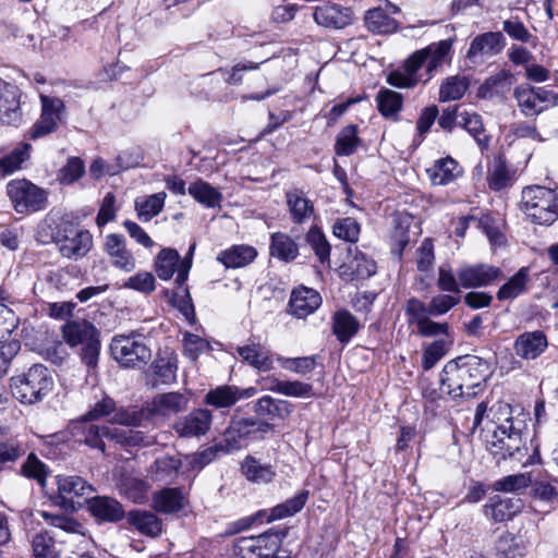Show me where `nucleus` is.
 I'll return each instance as SVG.
<instances>
[{
    "label": "nucleus",
    "instance_id": "f257e3e1",
    "mask_svg": "<svg viewBox=\"0 0 558 558\" xmlns=\"http://www.w3.org/2000/svg\"><path fill=\"white\" fill-rule=\"evenodd\" d=\"M490 413L492 418L487 415L483 433L486 448L494 457L498 460L513 459L523 465L541 462L537 447L534 448L533 454L524 460L527 448L521 430L514 426L510 404L498 402L490 409Z\"/></svg>",
    "mask_w": 558,
    "mask_h": 558
},
{
    "label": "nucleus",
    "instance_id": "f03ea898",
    "mask_svg": "<svg viewBox=\"0 0 558 558\" xmlns=\"http://www.w3.org/2000/svg\"><path fill=\"white\" fill-rule=\"evenodd\" d=\"M488 363L475 355L449 361L440 374V390L452 400L475 397L489 377Z\"/></svg>",
    "mask_w": 558,
    "mask_h": 558
},
{
    "label": "nucleus",
    "instance_id": "7ed1b4c3",
    "mask_svg": "<svg viewBox=\"0 0 558 558\" xmlns=\"http://www.w3.org/2000/svg\"><path fill=\"white\" fill-rule=\"evenodd\" d=\"M453 39H444L413 52L404 62L403 71H392L387 83L399 88H412L418 82H427L444 64L450 63Z\"/></svg>",
    "mask_w": 558,
    "mask_h": 558
},
{
    "label": "nucleus",
    "instance_id": "20e7f679",
    "mask_svg": "<svg viewBox=\"0 0 558 558\" xmlns=\"http://www.w3.org/2000/svg\"><path fill=\"white\" fill-rule=\"evenodd\" d=\"M13 396L23 404L43 401L53 388V378L43 364H34L25 373L10 379Z\"/></svg>",
    "mask_w": 558,
    "mask_h": 558
},
{
    "label": "nucleus",
    "instance_id": "39448f33",
    "mask_svg": "<svg viewBox=\"0 0 558 558\" xmlns=\"http://www.w3.org/2000/svg\"><path fill=\"white\" fill-rule=\"evenodd\" d=\"M62 337L70 347L82 345L81 360L87 367L88 375L96 371L100 352L99 332L87 320H70L62 327Z\"/></svg>",
    "mask_w": 558,
    "mask_h": 558
},
{
    "label": "nucleus",
    "instance_id": "423d86ee",
    "mask_svg": "<svg viewBox=\"0 0 558 558\" xmlns=\"http://www.w3.org/2000/svg\"><path fill=\"white\" fill-rule=\"evenodd\" d=\"M90 421L82 417L81 421L75 422L72 426V434L78 441L84 442L86 446L105 451L104 437L114 440L121 445L140 446L146 445L143 437L137 432L124 430L118 428H110L107 426L99 427L90 424Z\"/></svg>",
    "mask_w": 558,
    "mask_h": 558
},
{
    "label": "nucleus",
    "instance_id": "0eeeda50",
    "mask_svg": "<svg viewBox=\"0 0 558 558\" xmlns=\"http://www.w3.org/2000/svg\"><path fill=\"white\" fill-rule=\"evenodd\" d=\"M521 209L538 225H551L558 219V196L545 186H527L522 191Z\"/></svg>",
    "mask_w": 558,
    "mask_h": 558
},
{
    "label": "nucleus",
    "instance_id": "6e6552de",
    "mask_svg": "<svg viewBox=\"0 0 558 558\" xmlns=\"http://www.w3.org/2000/svg\"><path fill=\"white\" fill-rule=\"evenodd\" d=\"M271 429L267 422L254 418H232L222 435L223 452L230 453L246 447L251 440L262 438Z\"/></svg>",
    "mask_w": 558,
    "mask_h": 558
},
{
    "label": "nucleus",
    "instance_id": "1a4fd4ad",
    "mask_svg": "<svg viewBox=\"0 0 558 558\" xmlns=\"http://www.w3.org/2000/svg\"><path fill=\"white\" fill-rule=\"evenodd\" d=\"M113 359L123 367H140L151 357V350L140 335H118L110 343Z\"/></svg>",
    "mask_w": 558,
    "mask_h": 558
},
{
    "label": "nucleus",
    "instance_id": "9d476101",
    "mask_svg": "<svg viewBox=\"0 0 558 558\" xmlns=\"http://www.w3.org/2000/svg\"><path fill=\"white\" fill-rule=\"evenodd\" d=\"M7 193L14 210L19 214L39 211L47 204V192L26 179L10 181Z\"/></svg>",
    "mask_w": 558,
    "mask_h": 558
},
{
    "label": "nucleus",
    "instance_id": "9b49d317",
    "mask_svg": "<svg viewBox=\"0 0 558 558\" xmlns=\"http://www.w3.org/2000/svg\"><path fill=\"white\" fill-rule=\"evenodd\" d=\"M513 96L520 111L525 117H535L558 105V94L544 87L521 84L514 88Z\"/></svg>",
    "mask_w": 558,
    "mask_h": 558
},
{
    "label": "nucleus",
    "instance_id": "f8f14e48",
    "mask_svg": "<svg viewBox=\"0 0 558 558\" xmlns=\"http://www.w3.org/2000/svg\"><path fill=\"white\" fill-rule=\"evenodd\" d=\"M41 113L29 130V137L38 140L57 131L64 114V104L58 97L40 95Z\"/></svg>",
    "mask_w": 558,
    "mask_h": 558
},
{
    "label": "nucleus",
    "instance_id": "ddd939ff",
    "mask_svg": "<svg viewBox=\"0 0 558 558\" xmlns=\"http://www.w3.org/2000/svg\"><path fill=\"white\" fill-rule=\"evenodd\" d=\"M56 242L63 257L78 259L92 250L93 235L87 230L75 229L69 225L63 231L57 232Z\"/></svg>",
    "mask_w": 558,
    "mask_h": 558
},
{
    "label": "nucleus",
    "instance_id": "4468645a",
    "mask_svg": "<svg viewBox=\"0 0 558 558\" xmlns=\"http://www.w3.org/2000/svg\"><path fill=\"white\" fill-rule=\"evenodd\" d=\"M190 269L191 259H181L173 248H162L156 257L155 270L161 280H169L177 272L175 281L181 286L186 281Z\"/></svg>",
    "mask_w": 558,
    "mask_h": 558
},
{
    "label": "nucleus",
    "instance_id": "2eb2a0df",
    "mask_svg": "<svg viewBox=\"0 0 558 558\" xmlns=\"http://www.w3.org/2000/svg\"><path fill=\"white\" fill-rule=\"evenodd\" d=\"M213 413L208 409H194L173 423V429L181 438H201L211 427Z\"/></svg>",
    "mask_w": 558,
    "mask_h": 558
},
{
    "label": "nucleus",
    "instance_id": "dca6fc26",
    "mask_svg": "<svg viewBox=\"0 0 558 558\" xmlns=\"http://www.w3.org/2000/svg\"><path fill=\"white\" fill-rule=\"evenodd\" d=\"M22 90L0 77V123L14 125L22 121Z\"/></svg>",
    "mask_w": 558,
    "mask_h": 558
},
{
    "label": "nucleus",
    "instance_id": "f3484780",
    "mask_svg": "<svg viewBox=\"0 0 558 558\" xmlns=\"http://www.w3.org/2000/svg\"><path fill=\"white\" fill-rule=\"evenodd\" d=\"M104 251L110 264L125 272H131L136 267V260L132 251L128 247L122 234L110 233L105 236Z\"/></svg>",
    "mask_w": 558,
    "mask_h": 558
},
{
    "label": "nucleus",
    "instance_id": "a211bd4d",
    "mask_svg": "<svg viewBox=\"0 0 558 558\" xmlns=\"http://www.w3.org/2000/svg\"><path fill=\"white\" fill-rule=\"evenodd\" d=\"M501 275L500 268L487 264L464 266L457 271L460 284L464 289L486 287Z\"/></svg>",
    "mask_w": 558,
    "mask_h": 558
},
{
    "label": "nucleus",
    "instance_id": "6ab92c4d",
    "mask_svg": "<svg viewBox=\"0 0 558 558\" xmlns=\"http://www.w3.org/2000/svg\"><path fill=\"white\" fill-rule=\"evenodd\" d=\"M255 389H240L236 386L222 385L210 389L205 398L204 403L216 409L231 408L238 401L254 396Z\"/></svg>",
    "mask_w": 558,
    "mask_h": 558
},
{
    "label": "nucleus",
    "instance_id": "aec40b11",
    "mask_svg": "<svg viewBox=\"0 0 558 558\" xmlns=\"http://www.w3.org/2000/svg\"><path fill=\"white\" fill-rule=\"evenodd\" d=\"M504 36L499 32H488L477 35L471 43L466 57L473 62L498 54L504 45Z\"/></svg>",
    "mask_w": 558,
    "mask_h": 558
},
{
    "label": "nucleus",
    "instance_id": "412c9836",
    "mask_svg": "<svg viewBox=\"0 0 558 558\" xmlns=\"http://www.w3.org/2000/svg\"><path fill=\"white\" fill-rule=\"evenodd\" d=\"M314 21L326 28L341 29L353 21V13L349 8L337 4L317 7L313 14Z\"/></svg>",
    "mask_w": 558,
    "mask_h": 558
},
{
    "label": "nucleus",
    "instance_id": "4be33fe9",
    "mask_svg": "<svg viewBox=\"0 0 558 558\" xmlns=\"http://www.w3.org/2000/svg\"><path fill=\"white\" fill-rule=\"evenodd\" d=\"M400 9L391 3L386 4V9H369L364 16L366 28L372 33L389 34L398 29V23L390 14H396Z\"/></svg>",
    "mask_w": 558,
    "mask_h": 558
},
{
    "label": "nucleus",
    "instance_id": "5701e85b",
    "mask_svg": "<svg viewBox=\"0 0 558 558\" xmlns=\"http://www.w3.org/2000/svg\"><path fill=\"white\" fill-rule=\"evenodd\" d=\"M320 304V294L316 290L306 287L294 289L289 302L291 314L298 318L311 315Z\"/></svg>",
    "mask_w": 558,
    "mask_h": 558
},
{
    "label": "nucleus",
    "instance_id": "b1692460",
    "mask_svg": "<svg viewBox=\"0 0 558 558\" xmlns=\"http://www.w3.org/2000/svg\"><path fill=\"white\" fill-rule=\"evenodd\" d=\"M547 347V338L541 330L523 332L514 341L515 354L524 360L537 359Z\"/></svg>",
    "mask_w": 558,
    "mask_h": 558
},
{
    "label": "nucleus",
    "instance_id": "393cba45",
    "mask_svg": "<svg viewBox=\"0 0 558 558\" xmlns=\"http://www.w3.org/2000/svg\"><path fill=\"white\" fill-rule=\"evenodd\" d=\"M57 486L63 502H74L75 498L88 497L94 492L90 484L76 475H58Z\"/></svg>",
    "mask_w": 558,
    "mask_h": 558
},
{
    "label": "nucleus",
    "instance_id": "a878e982",
    "mask_svg": "<svg viewBox=\"0 0 558 558\" xmlns=\"http://www.w3.org/2000/svg\"><path fill=\"white\" fill-rule=\"evenodd\" d=\"M189 405V398L181 392L172 391L154 397L150 412L161 416H171L184 411Z\"/></svg>",
    "mask_w": 558,
    "mask_h": 558
},
{
    "label": "nucleus",
    "instance_id": "bb28decb",
    "mask_svg": "<svg viewBox=\"0 0 558 558\" xmlns=\"http://www.w3.org/2000/svg\"><path fill=\"white\" fill-rule=\"evenodd\" d=\"M257 250L247 244L232 245L219 253L217 259L227 268H242L255 260Z\"/></svg>",
    "mask_w": 558,
    "mask_h": 558
},
{
    "label": "nucleus",
    "instance_id": "cd10ccee",
    "mask_svg": "<svg viewBox=\"0 0 558 558\" xmlns=\"http://www.w3.org/2000/svg\"><path fill=\"white\" fill-rule=\"evenodd\" d=\"M88 508L92 514L101 521L117 522L124 515L122 505L118 500L106 496L89 499Z\"/></svg>",
    "mask_w": 558,
    "mask_h": 558
},
{
    "label": "nucleus",
    "instance_id": "c85d7f7f",
    "mask_svg": "<svg viewBox=\"0 0 558 558\" xmlns=\"http://www.w3.org/2000/svg\"><path fill=\"white\" fill-rule=\"evenodd\" d=\"M128 523L138 533L157 537L162 532L161 520L153 512L146 510H132L126 515Z\"/></svg>",
    "mask_w": 558,
    "mask_h": 558
},
{
    "label": "nucleus",
    "instance_id": "c756f323",
    "mask_svg": "<svg viewBox=\"0 0 558 558\" xmlns=\"http://www.w3.org/2000/svg\"><path fill=\"white\" fill-rule=\"evenodd\" d=\"M511 85V74L499 71L484 81L478 87L477 95L484 99L504 98L510 92Z\"/></svg>",
    "mask_w": 558,
    "mask_h": 558
},
{
    "label": "nucleus",
    "instance_id": "7c9ffc66",
    "mask_svg": "<svg viewBox=\"0 0 558 558\" xmlns=\"http://www.w3.org/2000/svg\"><path fill=\"white\" fill-rule=\"evenodd\" d=\"M236 352L244 362L260 372H268L272 368L274 362L270 352L260 343L238 347Z\"/></svg>",
    "mask_w": 558,
    "mask_h": 558
},
{
    "label": "nucleus",
    "instance_id": "2f4dec72",
    "mask_svg": "<svg viewBox=\"0 0 558 558\" xmlns=\"http://www.w3.org/2000/svg\"><path fill=\"white\" fill-rule=\"evenodd\" d=\"M269 254L281 262L290 263L299 256V245L289 234L274 232L270 235Z\"/></svg>",
    "mask_w": 558,
    "mask_h": 558
},
{
    "label": "nucleus",
    "instance_id": "473e14b6",
    "mask_svg": "<svg viewBox=\"0 0 558 558\" xmlns=\"http://www.w3.org/2000/svg\"><path fill=\"white\" fill-rule=\"evenodd\" d=\"M463 170L451 157L441 158L435 161L428 169V174L434 185H446L462 175Z\"/></svg>",
    "mask_w": 558,
    "mask_h": 558
},
{
    "label": "nucleus",
    "instance_id": "72a5a7b5",
    "mask_svg": "<svg viewBox=\"0 0 558 558\" xmlns=\"http://www.w3.org/2000/svg\"><path fill=\"white\" fill-rule=\"evenodd\" d=\"M287 205L292 220L295 223H303L314 214L313 203L306 197L303 191L292 190L286 194Z\"/></svg>",
    "mask_w": 558,
    "mask_h": 558
},
{
    "label": "nucleus",
    "instance_id": "f704fd0d",
    "mask_svg": "<svg viewBox=\"0 0 558 558\" xmlns=\"http://www.w3.org/2000/svg\"><path fill=\"white\" fill-rule=\"evenodd\" d=\"M153 508L161 513H175L184 508L185 498L178 488H163L153 496Z\"/></svg>",
    "mask_w": 558,
    "mask_h": 558
},
{
    "label": "nucleus",
    "instance_id": "c9c22d12",
    "mask_svg": "<svg viewBox=\"0 0 558 558\" xmlns=\"http://www.w3.org/2000/svg\"><path fill=\"white\" fill-rule=\"evenodd\" d=\"M530 281L529 268H520L507 282H505L497 292L499 301H512L527 291Z\"/></svg>",
    "mask_w": 558,
    "mask_h": 558
},
{
    "label": "nucleus",
    "instance_id": "e433bc0d",
    "mask_svg": "<svg viewBox=\"0 0 558 558\" xmlns=\"http://www.w3.org/2000/svg\"><path fill=\"white\" fill-rule=\"evenodd\" d=\"M458 125L473 136L481 149L488 147L489 136L485 133L482 117L478 113L470 111L461 112Z\"/></svg>",
    "mask_w": 558,
    "mask_h": 558
},
{
    "label": "nucleus",
    "instance_id": "4c0bfd02",
    "mask_svg": "<svg viewBox=\"0 0 558 558\" xmlns=\"http://www.w3.org/2000/svg\"><path fill=\"white\" fill-rule=\"evenodd\" d=\"M166 197L167 194L165 192H159L146 197L136 198L134 208L138 219L147 222L156 217L162 210Z\"/></svg>",
    "mask_w": 558,
    "mask_h": 558
},
{
    "label": "nucleus",
    "instance_id": "58836bf2",
    "mask_svg": "<svg viewBox=\"0 0 558 558\" xmlns=\"http://www.w3.org/2000/svg\"><path fill=\"white\" fill-rule=\"evenodd\" d=\"M32 145L28 143H21L13 148L8 155L0 158V170L2 175L12 174L20 170L22 165L29 158Z\"/></svg>",
    "mask_w": 558,
    "mask_h": 558
},
{
    "label": "nucleus",
    "instance_id": "ea45409f",
    "mask_svg": "<svg viewBox=\"0 0 558 558\" xmlns=\"http://www.w3.org/2000/svg\"><path fill=\"white\" fill-rule=\"evenodd\" d=\"M359 322L348 311H339L333 315L332 330L340 342H348L359 330Z\"/></svg>",
    "mask_w": 558,
    "mask_h": 558
},
{
    "label": "nucleus",
    "instance_id": "a19ab883",
    "mask_svg": "<svg viewBox=\"0 0 558 558\" xmlns=\"http://www.w3.org/2000/svg\"><path fill=\"white\" fill-rule=\"evenodd\" d=\"M255 412L269 418L288 416L291 413V403L286 400H276L270 396H264L255 403Z\"/></svg>",
    "mask_w": 558,
    "mask_h": 558
},
{
    "label": "nucleus",
    "instance_id": "79ce46f5",
    "mask_svg": "<svg viewBox=\"0 0 558 558\" xmlns=\"http://www.w3.org/2000/svg\"><path fill=\"white\" fill-rule=\"evenodd\" d=\"M469 89V78L460 75L447 77L439 88V101H452L461 99Z\"/></svg>",
    "mask_w": 558,
    "mask_h": 558
},
{
    "label": "nucleus",
    "instance_id": "37998d69",
    "mask_svg": "<svg viewBox=\"0 0 558 558\" xmlns=\"http://www.w3.org/2000/svg\"><path fill=\"white\" fill-rule=\"evenodd\" d=\"M242 471L248 481L256 484L270 483L276 474L271 465L262 464L251 457L244 460Z\"/></svg>",
    "mask_w": 558,
    "mask_h": 558
},
{
    "label": "nucleus",
    "instance_id": "c03bdc74",
    "mask_svg": "<svg viewBox=\"0 0 558 558\" xmlns=\"http://www.w3.org/2000/svg\"><path fill=\"white\" fill-rule=\"evenodd\" d=\"M308 498V492L302 490L287 501L277 505L271 509L269 521L280 520L300 512Z\"/></svg>",
    "mask_w": 558,
    "mask_h": 558
},
{
    "label": "nucleus",
    "instance_id": "a18cd8bd",
    "mask_svg": "<svg viewBox=\"0 0 558 558\" xmlns=\"http://www.w3.org/2000/svg\"><path fill=\"white\" fill-rule=\"evenodd\" d=\"M281 537L278 533H264L257 535L256 558H289L281 555Z\"/></svg>",
    "mask_w": 558,
    "mask_h": 558
},
{
    "label": "nucleus",
    "instance_id": "49530a36",
    "mask_svg": "<svg viewBox=\"0 0 558 558\" xmlns=\"http://www.w3.org/2000/svg\"><path fill=\"white\" fill-rule=\"evenodd\" d=\"M43 519L50 525L58 527L66 533L75 535L87 542L84 526L72 518H68L61 514H53L46 511L41 512Z\"/></svg>",
    "mask_w": 558,
    "mask_h": 558
},
{
    "label": "nucleus",
    "instance_id": "de8ad7c7",
    "mask_svg": "<svg viewBox=\"0 0 558 558\" xmlns=\"http://www.w3.org/2000/svg\"><path fill=\"white\" fill-rule=\"evenodd\" d=\"M379 112L386 118L395 119L402 109L403 98L401 94L384 89L376 97Z\"/></svg>",
    "mask_w": 558,
    "mask_h": 558
},
{
    "label": "nucleus",
    "instance_id": "09e8293b",
    "mask_svg": "<svg viewBox=\"0 0 558 558\" xmlns=\"http://www.w3.org/2000/svg\"><path fill=\"white\" fill-rule=\"evenodd\" d=\"M189 193L195 201L207 207L218 206L222 198L221 194L215 187L204 181H197L191 184L189 186Z\"/></svg>",
    "mask_w": 558,
    "mask_h": 558
},
{
    "label": "nucleus",
    "instance_id": "8fccbe9b",
    "mask_svg": "<svg viewBox=\"0 0 558 558\" xmlns=\"http://www.w3.org/2000/svg\"><path fill=\"white\" fill-rule=\"evenodd\" d=\"M182 465L179 457L165 456L157 459L150 468V472L156 481H166L178 475Z\"/></svg>",
    "mask_w": 558,
    "mask_h": 558
},
{
    "label": "nucleus",
    "instance_id": "3c124183",
    "mask_svg": "<svg viewBox=\"0 0 558 558\" xmlns=\"http://www.w3.org/2000/svg\"><path fill=\"white\" fill-rule=\"evenodd\" d=\"M487 183L494 191H500L511 185V175L502 158L496 159L488 168Z\"/></svg>",
    "mask_w": 558,
    "mask_h": 558
},
{
    "label": "nucleus",
    "instance_id": "603ef678",
    "mask_svg": "<svg viewBox=\"0 0 558 558\" xmlns=\"http://www.w3.org/2000/svg\"><path fill=\"white\" fill-rule=\"evenodd\" d=\"M361 140L357 136V129L355 125H348L343 128L336 140L335 151L338 156H349L353 154Z\"/></svg>",
    "mask_w": 558,
    "mask_h": 558
},
{
    "label": "nucleus",
    "instance_id": "864d4df0",
    "mask_svg": "<svg viewBox=\"0 0 558 558\" xmlns=\"http://www.w3.org/2000/svg\"><path fill=\"white\" fill-rule=\"evenodd\" d=\"M177 360L171 356H159L153 363V372L157 383L172 384L177 378Z\"/></svg>",
    "mask_w": 558,
    "mask_h": 558
},
{
    "label": "nucleus",
    "instance_id": "5fc2aeb1",
    "mask_svg": "<svg viewBox=\"0 0 558 558\" xmlns=\"http://www.w3.org/2000/svg\"><path fill=\"white\" fill-rule=\"evenodd\" d=\"M521 508L522 502L519 498L499 499L490 506L492 517L497 522L510 520Z\"/></svg>",
    "mask_w": 558,
    "mask_h": 558
},
{
    "label": "nucleus",
    "instance_id": "6e6d98bb",
    "mask_svg": "<svg viewBox=\"0 0 558 558\" xmlns=\"http://www.w3.org/2000/svg\"><path fill=\"white\" fill-rule=\"evenodd\" d=\"M306 242L322 263L329 260L330 245L319 228H310L306 233Z\"/></svg>",
    "mask_w": 558,
    "mask_h": 558
},
{
    "label": "nucleus",
    "instance_id": "4d7b16f0",
    "mask_svg": "<svg viewBox=\"0 0 558 558\" xmlns=\"http://www.w3.org/2000/svg\"><path fill=\"white\" fill-rule=\"evenodd\" d=\"M32 547L35 558H58L59 556L53 537L48 533L36 534Z\"/></svg>",
    "mask_w": 558,
    "mask_h": 558
},
{
    "label": "nucleus",
    "instance_id": "13d9d810",
    "mask_svg": "<svg viewBox=\"0 0 558 558\" xmlns=\"http://www.w3.org/2000/svg\"><path fill=\"white\" fill-rule=\"evenodd\" d=\"M120 490L133 502L142 504L147 497L148 485L143 480L126 477L123 480Z\"/></svg>",
    "mask_w": 558,
    "mask_h": 558
},
{
    "label": "nucleus",
    "instance_id": "bf43d9fd",
    "mask_svg": "<svg viewBox=\"0 0 558 558\" xmlns=\"http://www.w3.org/2000/svg\"><path fill=\"white\" fill-rule=\"evenodd\" d=\"M411 242L409 218H401L391 233V250L401 256L405 246Z\"/></svg>",
    "mask_w": 558,
    "mask_h": 558
},
{
    "label": "nucleus",
    "instance_id": "052dcab7",
    "mask_svg": "<svg viewBox=\"0 0 558 558\" xmlns=\"http://www.w3.org/2000/svg\"><path fill=\"white\" fill-rule=\"evenodd\" d=\"M85 172V166L78 157H71L60 169L58 180L61 184H72L77 181Z\"/></svg>",
    "mask_w": 558,
    "mask_h": 558
},
{
    "label": "nucleus",
    "instance_id": "680f3d73",
    "mask_svg": "<svg viewBox=\"0 0 558 558\" xmlns=\"http://www.w3.org/2000/svg\"><path fill=\"white\" fill-rule=\"evenodd\" d=\"M182 342L184 354L192 361H196L202 353L210 349L206 339L191 332L183 335Z\"/></svg>",
    "mask_w": 558,
    "mask_h": 558
},
{
    "label": "nucleus",
    "instance_id": "e2e57ef3",
    "mask_svg": "<svg viewBox=\"0 0 558 558\" xmlns=\"http://www.w3.org/2000/svg\"><path fill=\"white\" fill-rule=\"evenodd\" d=\"M531 483L529 475L513 474L495 482L494 489L497 492L515 493L526 488Z\"/></svg>",
    "mask_w": 558,
    "mask_h": 558
},
{
    "label": "nucleus",
    "instance_id": "0e129e2a",
    "mask_svg": "<svg viewBox=\"0 0 558 558\" xmlns=\"http://www.w3.org/2000/svg\"><path fill=\"white\" fill-rule=\"evenodd\" d=\"M333 234L348 242H356L360 234V226L353 218H343L333 225Z\"/></svg>",
    "mask_w": 558,
    "mask_h": 558
},
{
    "label": "nucleus",
    "instance_id": "69168bd1",
    "mask_svg": "<svg viewBox=\"0 0 558 558\" xmlns=\"http://www.w3.org/2000/svg\"><path fill=\"white\" fill-rule=\"evenodd\" d=\"M22 473L28 478L36 480L40 485H44L48 474L46 465L34 453H31L22 465Z\"/></svg>",
    "mask_w": 558,
    "mask_h": 558
},
{
    "label": "nucleus",
    "instance_id": "338daca9",
    "mask_svg": "<svg viewBox=\"0 0 558 558\" xmlns=\"http://www.w3.org/2000/svg\"><path fill=\"white\" fill-rule=\"evenodd\" d=\"M278 361L284 369L302 375L312 372L316 365L314 356L278 357Z\"/></svg>",
    "mask_w": 558,
    "mask_h": 558
},
{
    "label": "nucleus",
    "instance_id": "774afa93",
    "mask_svg": "<svg viewBox=\"0 0 558 558\" xmlns=\"http://www.w3.org/2000/svg\"><path fill=\"white\" fill-rule=\"evenodd\" d=\"M447 353V343L444 340H436L430 343L423 353V368H433Z\"/></svg>",
    "mask_w": 558,
    "mask_h": 558
}]
</instances>
